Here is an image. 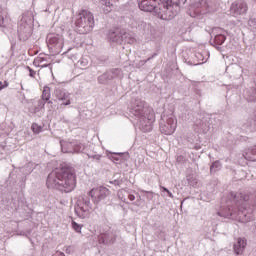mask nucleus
<instances>
[{
	"mask_svg": "<svg viewBox=\"0 0 256 256\" xmlns=\"http://www.w3.org/2000/svg\"><path fill=\"white\" fill-rule=\"evenodd\" d=\"M249 194L230 192L229 201L218 212L224 219H233L239 223H249L255 220L253 208H245L243 205L249 201Z\"/></svg>",
	"mask_w": 256,
	"mask_h": 256,
	"instance_id": "obj_1",
	"label": "nucleus"
},
{
	"mask_svg": "<svg viewBox=\"0 0 256 256\" xmlns=\"http://www.w3.org/2000/svg\"><path fill=\"white\" fill-rule=\"evenodd\" d=\"M48 189H57L64 193H71L77 185L75 170L67 165H62L49 173L46 181Z\"/></svg>",
	"mask_w": 256,
	"mask_h": 256,
	"instance_id": "obj_2",
	"label": "nucleus"
},
{
	"mask_svg": "<svg viewBox=\"0 0 256 256\" xmlns=\"http://www.w3.org/2000/svg\"><path fill=\"white\" fill-rule=\"evenodd\" d=\"M172 2V0H142L139 3V9L148 13L153 11L159 19L169 21L175 15L173 5H171Z\"/></svg>",
	"mask_w": 256,
	"mask_h": 256,
	"instance_id": "obj_3",
	"label": "nucleus"
},
{
	"mask_svg": "<svg viewBox=\"0 0 256 256\" xmlns=\"http://www.w3.org/2000/svg\"><path fill=\"white\" fill-rule=\"evenodd\" d=\"M130 113L138 118V127L143 133L153 131V123L155 122V115L151 109L145 107V102L141 99H135L132 102Z\"/></svg>",
	"mask_w": 256,
	"mask_h": 256,
	"instance_id": "obj_4",
	"label": "nucleus"
},
{
	"mask_svg": "<svg viewBox=\"0 0 256 256\" xmlns=\"http://www.w3.org/2000/svg\"><path fill=\"white\" fill-rule=\"evenodd\" d=\"M159 125L160 132L163 135H173V133H175V129H177V118H175L173 114H162Z\"/></svg>",
	"mask_w": 256,
	"mask_h": 256,
	"instance_id": "obj_5",
	"label": "nucleus"
},
{
	"mask_svg": "<svg viewBox=\"0 0 256 256\" xmlns=\"http://www.w3.org/2000/svg\"><path fill=\"white\" fill-rule=\"evenodd\" d=\"M76 27H82L85 31H91L95 25V18L89 10H82L75 22Z\"/></svg>",
	"mask_w": 256,
	"mask_h": 256,
	"instance_id": "obj_6",
	"label": "nucleus"
},
{
	"mask_svg": "<svg viewBox=\"0 0 256 256\" xmlns=\"http://www.w3.org/2000/svg\"><path fill=\"white\" fill-rule=\"evenodd\" d=\"M91 211V200L89 196H80L77 200L75 213L80 219H87Z\"/></svg>",
	"mask_w": 256,
	"mask_h": 256,
	"instance_id": "obj_7",
	"label": "nucleus"
},
{
	"mask_svg": "<svg viewBox=\"0 0 256 256\" xmlns=\"http://www.w3.org/2000/svg\"><path fill=\"white\" fill-rule=\"evenodd\" d=\"M110 193L111 192L107 189V187L104 186L93 188L91 191L88 192L89 196L96 204L101 203V201H105V199L109 197Z\"/></svg>",
	"mask_w": 256,
	"mask_h": 256,
	"instance_id": "obj_8",
	"label": "nucleus"
},
{
	"mask_svg": "<svg viewBox=\"0 0 256 256\" xmlns=\"http://www.w3.org/2000/svg\"><path fill=\"white\" fill-rule=\"evenodd\" d=\"M53 94L58 101H62L61 106L71 105V94L65 88L56 87Z\"/></svg>",
	"mask_w": 256,
	"mask_h": 256,
	"instance_id": "obj_9",
	"label": "nucleus"
},
{
	"mask_svg": "<svg viewBox=\"0 0 256 256\" xmlns=\"http://www.w3.org/2000/svg\"><path fill=\"white\" fill-rule=\"evenodd\" d=\"M47 43L49 45H53L54 47H58V49H61L63 47V36L61 34L57 33H49L46 38Z\"/></svg>",
	"mask_w": 256,
	"mask_h": 256,
	"instance_id": "obj_10",
	"label": "nucleus"
},
{
	"mask_svg": "<svg viewBox=\"0 0 256 256\" xmlns=\"http://www.w3.org/2000/svg\"><path fill=\"white\" fill-rule=\"evenodd\" d=\"M226 73L230 79H239L243 73V69L238 64H230L226 67Z\"/></svg>",
	"mask_w": 256,
	"mask_h": 256,
	"instance_id": "obj_11",
	"label": "nucleus"
},
{
	"mask_svg": "<svg viewBox=\"0 0 256 256\" xmlns=\"http://www.w3.org/2000/svg\"><path fill=\"white\" fill-rule=\"evenodd\" d=\"M247 9V3L245 2H235L231 6V12L234 15H244V13H247Z\"/></svg>",
	"mask_w": 256,
	"mask_h": 256,
	"instance_id": "obj_12",
	"label": "nucleus"
},
{
	"mask_svg": "<svg viewBox=\"0 0 256 256\" xmlns=\"http://www.w3.org/2000/svg\"><path fill=\"white\" fill-rule=\"evenodd\" d=\"M245 247H247V239L237 238L236 243L233 245L235 255H243Z\"/></svg>",
	"mask_w": 256,
	"mask_h": 256,
	"instance_id": "obj_13",
	"label": "nucleus"
},
{
	"mask_svg": "<svg viewBox=\"0 0 256 256\" xmlns=\"http://www.w3.org/2000/svg\"><path fill=\"white\" fill-rule=\"evenodd\" d=\"M67 147L69 148L66 153H83L85 151V145L81 142H70Z\"/></svg>",
	"mask_w": 256,
	"mask_h": 256,
	"instance_id": "obj_14",
	"label": "nucleus"
},
{
	"mask_svg": "<svg viewBox=\"0 0 256 256\" xmlns=\"http://www.w3.org/2000/svg\"><path fill=\"white\" fill-rule=\"evenodd\" d=\"M107 39L110 43H118L121 44L123 43L124 35L119 33H108L107 34Z\"/></svg>",
	"mask_w": 256,
	"mask_h": 256,
	"instance_id": "obj_15",
	"label": "nucleus"
},
{
	"mask_svg": "<svg viewBox=\"0 0 256 256\" xmlns=\"http://www.w3.org/2000/svg\"><path fill=\"white\" fill-rule=\"evenodd\" d=\"M243 157L247 161H256V146H252L251 148H248L243 154Z\"/></svg>",
	"mask_w": 256,
	"mask_h": 256,
	"instance_id": "obj_16",
	"label": "nucleus"
},
{
	"mask_svg": "<svg viewBox=\"0 0 256 256\" xmlns=\"http://www.w3.org/2000/svg\"><path fill=\"white\" fill-rule=\"evenodd\" d=\"M101 239L105 245H109V243H115V234L112 231H107L102 234Z\"/></svg>",
	"mask_w": 256,
	"mask_h": 256,
	"instance_id": "obj_17",
	"label": "nucleus"
},
{
	"mask_svg": "<svg viewBox=\"0 0 256 256\" xmlns=\"http://www.w3.org/2000/svg\"><path fill=\"white\" fill-rule=\"evenodd\" d=\"M76 65L80 69H87L89 65H91L89 56H83L82 58H80V60L77 61Z\"/></svg>",
	"mask_w": 256,
	"mask_h": 256,
	"instance_id": "obj_18",
	"label": "nucleus"
},
{
	"mask_svg": "<svg viewBox=\"0 0 256 256\" xmlns=\"http://www.w3.org/2000/svg\"><path fill=\"white\" fill-rule=\"evenodd\" d=\"M97 81L100 85H107L109 83V81H112L111 80V75L109 74V72H105L103 73L102 75H100L98 78H97Z\"/></svg>",
	"mask_w": 256,
	"mask_h": 256,
	"instance_id": "obj_19",
	"label": "nucleus"
},
{
	"mask_svg": "<svg viewBox=\"0 0 256 256\" xmlns=\"http://www.w3.org/2000/svg\"><path fill=\"white\" fill-rule=\"evenodd\" d=\"M49 99H51V88L45 86L42 92V100L48 102L49 104H52L53 102Z\"/></svg>",
	"mask_w": 256,
	"mask_h": 256,
	"instance_id": "obj_20",
	"label": "nucleus"
},
{
	"mask_svg": "<svg viewBox=\"0 0 256 256\" xmlns=\"http://www.w3.org/2000/svg\"><path fill=\"white\" fill-rule=\"evenodd\" d=\"M227 39V37L223 34H216L214 35L213 38V44L214 45H221L222 43H225V40Z\"/></svg>",
	"mask_w": 256,
	"mask_h": 256,
	"instance_id": "obj_21",
	"label": "nucleus"
},
{
	"mask_svg": "<svg viewBox=\"0 0 256 256\" xmlns=\"http://www.w3.org/2000/svg\"><path fill=\"white\" fill-rule=\"evenodd\" d=\"M110 75V79L113 81V79H117V77H121L123 75V71L119 68H114L110 71H108Z\"/></svg>",
	"mask_w": 256,
	"mask_h": 256,
	"instance_id": "obj_22",
	"label": "nucleus"
},
{
	"mask_svg": "<svg viewBox=\"0 0 256 256\" xmlns=\"http://www.w3.org/2000/svg\"><path fill=\"white\" fill-rule=\"evenodd\" d=\"M123 37H124V39H123V41H124V43H128L129 45H133V43H135V37H133V36H131V34H129V33H123Z\"/></svg>",
	"mask_w": 256,
	"mask_h": 256,
	"instance_id": "obj_23",
	"label": "nucleus"
},
{
	"mask_svg": "<svg viewBox=\"0 0 256 256\" xmlns=\"http://www.w3.org/2000/svg\"><path fill=\"white\" fill-rule=\"evenodd\" d=\"M221 169V162L215 161L210 166V173H217Z\"/></svg>",
	"mask_w": 256,
	"mask_h": 256,
	"instance_id": "obj_24",
	"label": "nucleus"
},
{
	"mask_svg": "<svg viewBox=\"0 0 256 256\" xmlns=\"http://www.w3.org/2000/svg\"><path fill=\"white\" fill-rule=\"evenodd\" d=\"M43 107H45V100H38L37 105L34 107V113H39Z\"/></svg>",
	"mask_w": 256,
	"mask_h": 256,
	"instance_id": "obj_25",
	"label": "nucleus"
},
{
	"mask_svg": "<svg viewBox=\"0 0 256 256\" xmlns=\"http://www.w3.org/2000/svg\"><path fill=\"white\" fill-rule=\"evenodd\" d=\"M195 57L199 62L194 65H202V63H205V56L203 55V52H197Z\"/></svg>",
	"mask_w": 256,
	"mask_h": 256,
	"instance_id": "obj_26",
	"label": "nucleus"
},
{
	"mask_svg": "<svg viewBox=\"0 0 256 256\" xmlns=\"http://www.w3.org/2000/svg\"><path fill=\"white\" fill-rule=\"evenodd\" d=\"M46 59L44 57H38L34 63L40 65V67H49V64L45 63Z\"/></svg>",
	"mask_w": 256,
	"mask_h": 256,
	"instance_id": "obj_27",
	"label": "nucleus"
},
{
	"mask_svg": "<svg viewBox=\"0 0 256 256\" xmlns=\"http://www.w3.org/2000/svg\"><path fill=\"white\" fill-rule=\"evenodd\" d=\"M15 35L16 37H18L19 41H27L29 37H31V34H27V33H18Z\"/></svg>",
	"mask_w": 256,
	"mask_h": 256,
	"instance_id": "obj_28",
	"label": "nucleus"
},
{
	"mask_svg": "<svg viewBox=\"0 0 256 256\" xmlns=\"http://www.w3.org/2000/svg\"><path fill=\"white\" fill-rule=\"evenodd\" d=\"M142 193H145L144 197H146L148 201H153V197H155V193H153V191L142 190Z\"/></svg>",
	"mask_w": 256,
	"mask_h": 256,
	"instance_id": "obj_29",
	"label": "nucleus"
},
{
	"mask_svg": "<svg viewBox=\"0 0 256 256\" xmlns=\"http://www.w3.org/2000/svg\"><path fill=\"white\" fill-rule=\"evenodd\" d=\"M116 156L112 157L114 163H123V153L115 154Z\"/></svg>",
	"mask_w": 256,
	"mask_h": 256,
	"instance_id": "obj_30",
	"label": "nucleus"
},
{
	"mask_svg": "<svg viewBox=\"0 0 256 256\" xmlns=\"http://www.w3.org/2000/svg\"><path fill=\"white\" fill-rule=\"evenodd\" d=\"M187 181H188V184H189L191 187H197V178L192 177V176H189V177L187 178Z\"/></svg>",
	"mask_w": 256,
	"mask_h": 256,
	"instance_id": "obj_31",
	"label": "nucleus"
},
{
	"mask_svg": "<svg viewBox=\"0 0 256 256\" xmlns=\"http://www.w3.org/2000/svg\"><path fill=\"white\" fill-rule=\"evenodd\" d=\"M31 129H32L33 133H35L37 135V134H39L40 131H42L43 128H41V126H39L37 123H33L31 126Z\"/></svg>",
	"mask_w": 256,
	"mask_h": 256,
	"instance_id": "obj_32",
	"label": "nucleus"
},
{
	"mask_svg": "<svg viewBox=\"0 0 256 256\" xmlns=\"http://www.w3.org/2000/svg\"><path fill=\"white\" fill-rule=\"evenodd\" d=\"M82 227V225H79L77 222L72 221V228L74 229V231H76V233H81Z\"/></svg>",
	"mask_w": 256,
	"mask_h": 256,
	"instance_id": "obj_33",
	"label": "nucleus"
},
{
	"mask_svg": "<svg viewBox=\"0 0 256 256\" xmlns=\"http://www.w3.org/2000/svg\"><path fill=\"white\" fill-rule=\"evenodd\" d=\"M160 189H162V191H164L165 193L168 194V197H170L171 199H174L175 196H173V193H171V191H169V189H167L164 186H160Z\"/></svg>",
	"mask_w": 256,
	"mask_h": 256,
	"instance_id": "obj_34",
	"label": "nucleus"
},
{
	"mask_svg": "<svg viewBox=\"0 0 256 256\" xmlns=\"http://www.w3.org/2000/svg\"><path fill=\"white\" fill-rule=\"evenodd\" d=\"M88 157H89V159H95V161H101V157H103V156H101L99 154H94V155L88 154Z\"/></svg>",
	"mask_w": 256,
	"mask_h": 256,
	"instance_id": "obj_35",
	"label": "nucleus"
},
{
	"mask_svg": "<svg viewBox=\"0 0 256 256\" xmlns=\"http://www.w3.org/2000/svg\"><path fill=\"white\" fill-rule=\"evenodd\" d=\"M5 87H9V82L4 81V83H3L0 81V91H3V89H5Z\"/></svg>",
	"mask_w": 256,
	"mask_h": 256,
	"instance_id": "obj_36",
	"label": "nucleus"
},
{
	"mask_svg": "<svg viewBox=\"0 0 256 256\" xmlns=\"http://www.w3.org/2000/svg\"><path fill=\"white\" fill-rule=\"evenodd\" d=\"M27 69H28V71L30 73V77H35L36 72L33 69H31V67H29V66H27Z\"/></svg>",
	"mask_w": 256,
	"mask_h": 256,
	"instance_id": "obj_37",
	"label": "nucleus"
},
{
	"mask_svg": "<svg viewBox=\"0 0 256 256\" xmlns=\"http://www.w3.org/2000/svg\"><path fill=\"white\" fill-rule=\"evenodd\" d=\"M153 57H157V54L155 53L154 55H152V57H149L147 60H142L141 61L142 65H145V63H147V61H151V59H153Z\"/></svg>",
	"mask_w": 256,
	"mask_h": 256,
	"instance_id": "obj_38",
	"label": "nucleus"
},
{
	"mask_svg": "<svg viewBox=\"0 0 256 256\" xmlns=\"http://www.w3.org/2000/svg\"><path fill=\"white\" fill-rule=\"evenodd\" d=\"M3 23V8L0 7V25Z\"/></svg>",
	"mask_w": 256,
	"mask_h": 256,
	"instance_id": "obj_39",
	"label": "nucleus"
},
{
	"mask_svg": "<svg viewBox=\"0 0 256 256\" xmlns=\"http://www.w3.org/2000/svg\"><path fill=\"white\" fill-rule=\"evenodd\" d=\"M128 199H129L130 201H135V195L129 194V195H128Z\"/></svg>",
	"mask_w": 256,
	"mask_h": 256,
	"instance_id": "obj_40",
	"label": "nucleus"
},
{
	"mask_svg": "<svg viewBox=\"0 0 256 256\" xmlns=\"http://www.w3.org/2000/svg\"><path fill=\"white\" fill-rule=\"evenodd\" d=\"M122 181L121 180H114V185H121Z\"/></svg>",
	"mask_w": 256,
	"mask_h": 256,
	"instance_id": "obj_41",
	"label": "nucleus"
},
{
	"mask_svg": "<svg viewBox=\"0 0 256 256\" xmlns=\"http://www.w3.org/2000/svg\"><path fill=\"white\" fill-rule=\"evenodd\" d=\"M66 253H71V246H69L68 248H66Z\"/></svg>",
	"mask_w": 256,
	"mask_h": 256,
	"instance_id": "obj_42",
	"label": "nucleus"
},
{
	"mask_svg": "<svg viewBox=\"0 0 256 256\" xmlns=\"http://www.w3.org/2000/svg\"><path fill=\"white\" fill-rule=\"evenodd\" d=\"M105 5H106V7H111L113 4L111 2H108Z\"/></svg>",
	"mask_w": 256,
	"mask_h": 256,
	"instance_id": "obj_43",
	"label": "nucleus"
},
{
	"mask_svg": "<svg viewBox=\"0 0 256 256\" xmlns=\"http://www.w3.org/2000/svg\"><path fill=\"white\" fill-rule=\"evenodd\" d=\"M105 11H106V13H109L110 10H109V9H106Z\"/></svg>",
	"mask_w": 256,
	"mask_h": 256,
	"instance_id": "obj_44",
	"label": "nucleus"
},
{
	"mask_svg": "<svg viewBox=\"0 0 256 256\" xmlns=\"http://www.w3.org/2000/svg\"><path fill=\"white\" fill-rule=\"evenodd\" d=\"M189 63V65H193V63H191V62H188Z\"/></svg>",
	"mask_w": 256,
	"mask_h": 256,
	"instance_id": "obj_45",
	"label": "nucleus"
}]
</instances>
